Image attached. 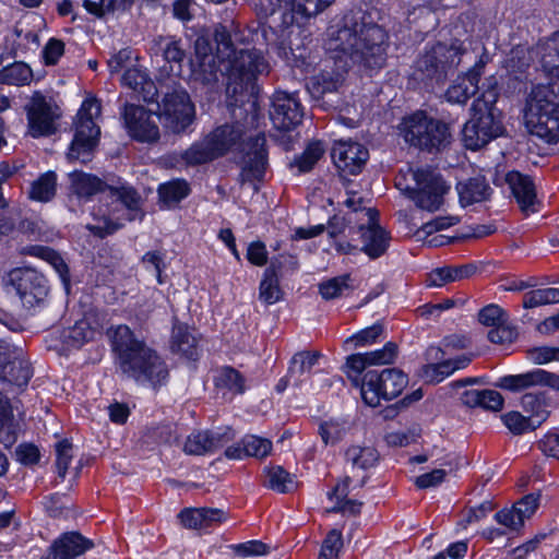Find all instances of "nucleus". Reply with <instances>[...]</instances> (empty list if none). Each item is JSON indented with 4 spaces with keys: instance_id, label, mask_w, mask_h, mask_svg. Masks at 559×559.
<instances>
[{
    "instance_id": "nucleus-1",
    "label": "nucleus",
    "mask_w": 559,
    "mask_h": 559,
    "mask_svg": "<svg viewBox=\"0 0 559 559\" xmlns=\"http://www.w3.org/2000/svg\"><path fill=\"white\" fill-rule=\"evenodd\" d=\"M216 53H212L210 40L199 36L194 41L195 58L191 61V78L203 85L227 80V92L237 94L258 74L267 72L269 63L255 48H236L225 26L215 28Z\"/></svg>"
},
{
    "instance_id": "nucleus-2",
    "label": "nucleus",
    "mask_w": 559,
    "mask_h": 559,
    "mask_svg": "<svg viewBox=\"0 0 559 559\" xmlns=\"http://www.w3.org/2000/svg\"><path fill=\"white\" fill-rule=\"evenodd\" d=\"M333 0H269L267 23L257 32L267 46L274 47L281 58L292 66L305 58L309 37L302 21L319 14Z\"/></svg>"
},
{
    "instance_id": "nucleus-3",
    "label": "nucleus",
    "mask_w": 559,
    "mask_h": 559,
    "mask_svg": "<svg viewBox=\"0 0 559 559\" xmlns=\"http://www.w3.org/2000/svg\"><path fill=\"white\" fill-rule=\"evenodd\" d=\"M540 67L548 85H533L525 105V123L530 132L547 143L559 141V32L552 34L538 49Z\"/></svg>"
},
{
    "instance_id": "nucleus-4",
    "label": "nucleus",
    "mask_w": 559,
    "mask_h": 559,
    "mask_svg": "<svg viewBox=\"0 0 559 559\" xmlns=\"http://www.w3.org/2000/svg\"><path fill=\"white\" fill-rule=\"evenodd\" d=\"M112 348L118 355L121 372L139 384L157 388L168 378V369L155 350L135 338L129 326L120 324L108 331Z\"/></svg>"
},
{
    "instance_id": "nucleus-5",
    "label": "nucleus",
    "mask_w": 559,
    "mask_h": 559,
    "mask_svg": "<svg viewBox=\"0 0 559 559\" xmlns=\"http://www.w3.org/2000/svg\"><path fill=\"white\" fill-rule=\"evenodd\" d=\"M386 33L380 26L355 23L353 27L345 25L337 31L330 49L347 55L353 63L379 69L386 60Z\"/></svg>"
},
{
    "instance_id": "nucleus-6",
    "label": "nucleus",
    "mask_w": 559,
    "mask_h": 559,
    "mask_svg": "<svg viewBox=\"0 0 559 559\" xmlns=\"http://www.w3.org/2000/svg\"><path fill=\"white\" fill-rule=\"evenodd\" d=\"M242 134V127L238 123L219 126L185 152L173 155V165L181 168L212 162L229 152Z\"/></svg>"
},
{
    "instance_id": "nucleus-7",
    "label": "nucleus",
    "mask_w": 559,
    "mask_h": 559,
    "mask_svg": "<svg viewBox=\"0 0 559 559\" xmlns=\"http://www.w3.org/2000/svg\"><path fill=\"white\" fill-rule=\"evenodd\" d=\"M400 133L406 143L428 152L440 150L450 138L449 128L444 122L421 110L402 120Z\"/></svg>"
},
{
    "instance_id": "nucleus-8",
    "label": "nucleus",
    "mask_w": 559,
    "mask_h": 559,
    "mask_svg": "<svg viewBox=\"0 0 559 559\" xmlns=\"http://www.w3.org/2000/svg\"><path fill=\"white\" fill-rule=\"evenodd\" d=\"M100 116V103L92 97L83 102L76 115L75 134L67 154L68 159L87 163L92 159L100 134L95 119Z\"/></svg>"
},
{
    "instance_id": "nucleus-9",
    "label": "nucleus",
    "mask_w": 559,
    "mask_h": 559,
    "mask_svg": "<svg viewBox=\"0 0 559 559\" xmlns=\"http://www.w3.org/2000/svg\"><path fill=\"white\" fill-rule=\"evenodd\" d=\"M109 193L124 205L127 214L123 218L116 216L115 212H105L102 209L94 214L95 224H88L87 228L99 237H105L115 233L123 226L124 221L142 219L144 214L141 212V197L136 190L128 185L119 187H108Z\"/></svg>"
},
{
    "instance_id": "nucleus-10",
    "label": "nucleus",
    "mask_w": 559,
    "mask_h": 559,
    "mask_svg": "<svg viewBox=\"0 0 559 559\" xmlns=\"http://www.w3.org/2000/svg\"><path fill=\"white\" fill-rule=\"evenodd\" d=\"M493 105L495 95L492 93L486 95V100L473 103L472 118L464 124L462 132L467 148L478 150L500 135L502 128L492 115Z\"/></svg>"
},
{
    "instance_id": "nucleus-11",
    "label": "nucleus",
    "mask_w": 559,
    "mask_h": 559,
    "mask_svg": "<svg viewBox=\"0 0 559 559\" xmlns=\"http://www.w3.org/2000/svg\"><path fill=\"white\" fill-rule=\"evenodd\" d=\"M411 176L415 187L404 188L401 180L396 181V187L407 191L409 198L419 209L429 212L438 211L443 204L444 194L450 189L440 174L431 168H418L411 170Z\"/></svg>"
},
{
    "instance_id": "nucleus-12",
    "label": "nucleus",
    "mask_w": 559,
    "mask_h": 559,
    "mask_svg": "<svg viewBox=\"0 0 559 559\" xmlns=\"http://www.w3.org/2000/svg\"><path fill=\"white\" fill-rule=\"evenodd\" d=\"M464 49L459 41L447 46L438 43L419 56L415 62L413 78L416 81L442 80L447 71L459 66Z\"/></svg>"
},
{
    "instance_id": "nucleus-13",
    "label": "nucleus",
    "mask_w": 559,
    "mask_h": 559,
    "mask_svg": "<svg viewBox=\"0 0 559 559\" xmlns=\"http://www.w3.org/2000/svg\"><path fill=\"white\" fill-rule=\"evenodd\" d=\"M407 383V376L395 368L384 369L381 372L368 371L364 376L360 394L367 405L376 407L381 400L399 396Z\"/></svg>"
},
{
    "instance_id": "nucleus-14",
    "label": "nucleus",
    "mask_w": 559,
    "mask_h": 559,
    "mask_svg": "<svg viewBox=\"0 0 559 559\" xmlns=\"http://www.w3.org/2000/svg\"><path fill=\"white\" fill-rule=\"evenodd\" d=\"M7 287L15 293L27 310L40 307L49 293L47 278L32 267H16L10 271Z\"/></svg>"
},
{
    "instance_id": "nucleus-15",
    "label": "nucleus",
    "mask_w": 559,
    "mask_h": 559,
    "mask_svg": "<svg viewBox=\"0 0 559 559\" xmlns=\"http://www.w3.org/2000/svg\"><path fill=\"white\" fill-rule=\"evenodd\" d=\"M27 134L32 138L49 136L57 131V120L61 117L59 106L51 97L35 92L25 105Z\"/></svg>"
},
{
    "instance_id": "nucleus-16",
    "label": "nucleus",
    "mask_w": 559,
    "mask_h": 559,
    "mask_svg": "<svg viewBox=\"0 0 559 559\" xmlns=\"http://www.w3.org/2000/svg\"><path fill=\"white\" fill-rule=\"evenodd\" d=\"M159 120L171 132L186 130L194 119V106L185 91H174L165 95L159 105Z\"/></svg>"
},
{
    "instance_id": "nucleus-17",
    "label": "nucleus",
    "mask_w": 559,
    "mask_h": 559,
    "mask_svg": "<svg viewBox=\"0 0 559 559\" xmlns=\"http://www.w3.org/2000/svg\"><path fill=\"white\" fill-rule=\"evenodd\" d=\"M124 126L128 133L140 142H155L159 138L158 127L152 115L143 107L126 105L123 110Z\"/></svg>"
},
{
    "instance_id": "nucleus-18",
    "label": "nucleus",
    "mask_w": 559,
    "mask_h": 559,
    "mask_svg": "<svg viewBox=\"0 0 559 559\" xmlns=\"http://www.w3.org/2000/svg\"><path fill=\"white\" fill-rule=\"evenodd\" d=\"M304 117L299 99L295 94L276 92L273 97L271 119L275 128L290 130L298 126Z\"/></svg>"
},
{
    "instance_id": "nucleus-19",
    "label": "nucleus",
    "mask_w": 559,
    "mask_h": 559,
    "mask_svg": "<svg viewBox=\"0 0 559 559\" xmlns=\"http://www.w3.org/2000/svg\"><path fill=\"white\" fill-rule=\"evenodd\" d=\"M332 158L335 166L343 173L357 175L361 171L369 158L368 150L360 143L353 141H337L332 148Z\"/></svg>"
},
{
    "instance_id": "nucleus-20",
    "label": "nucleus",
    "mask_w": 559,
    "mask_h": 559,
    "mask_svg": "<svg viewBox=\"0 0 559 559\" xmlns=\"http://www.w3.org/2000/svg\"><path fill=\"white\" fill-rule=\"evenodd\" d=\"M496 386L513 392L534 386H548L559 391V374L544 369H534L520 374L501 377L497 381Z\"/></svg>"
},
{
    "instance_id": "nucleus-21",
    "label": "nucleus",
    "mask_w": 559,
    "mask_h": 559,
    "mask_svg": "<svg viewBox=\"0 0 559 559\" xmlns=\"http://www.w3.org/2000/svg\"><path fill=\"white\" fill-rule=\"evenodd\" d=\"M366 215L368 216L367 225H361L358 228L362 242L361 251L370 259H377L386 251L390 236L377 223L378 212L376 210L368 209Z\"/></svg>"
},
{
    "instance_id": "nucleus-22",
    "label": "nucleus",
    "mask_w": 559,
    "mask_h": 559,
    "mask_svg": "<svg viewBox=\"0 0 559 559\" xmlns=\"http://www.w3.org/2000/svg\"><path fill=\"white\" fill-rule=\"evenodd\" d=\"M538 496L527 495L515 502L512 508H506L495 514L496 521L509 531H519L526 520L536 512Z\"/></svg>"
},
{
    "instance_id": "nucleus-23",
    "label": "nucleus",
    "mask_w": 559,
    "mask_h": 559,
    "mask_svg": "<svg viewBox=\"0 0 559 559\" xmlns=\"http://www.w3.org/2000/svg\"><path fill=\"white\" fill-rule=\"evenodd\" d=\"M231 439L230 431H193L187 437L183 451L190 455H204L223 448Z\"/></svg>"
},
{
    "instance_id": "nucleus-24",
    "label": "nucleus",
    "mask_w": 559,
    "mask_h": 559,
    "mask_svg": "<svg viewBox=\"0 0 559 559\" xmlns=\"http://www.w3.org/2000/svg\"><path fill=\"white\" fill-rule=\"evenodd\" d=\"M94 547L91 539L76 532L66 533L50 546L41 559H74Z\"/></svg>"
},
{
    "instance_id": "nucleus-25",
    "label": "nucleus",
    "mask_w": 559,
    "mask_h": 559,
    "mask_svg": "<svg viewBox=\"0 0 559 559\" xmlns=\"http://www.w3.org/2000/svg\"><path fill=\"white\" fill-rule=\"evenodd\" d=\"M250 151L243 159L240 174L241 183L259 181L263 178L266 167V151L264 136L258 135L250 143Z\"/></svg>"
},
{
    "instance_id": "nucleus-26",
    "label": "nucleus",
    "mask_w": 559,
    "mask_h": 559,
    "mask_svg": "<svg viewBox=\"0 0 559 559\" xmlns=\"http://www.w3.org/2000/svg\"><path fill=\"white\" fill-rule=\"evenodd\" d=\"M483 66L476 64L467 73L457 76L445 92V97L452 104H465L479 90V79Z\"/></svg>"
},
{
    "instance_id": "nucleus-27",
    "label": "nucleus",
    "mask_w": 559,
    "mask_h": 559,
    "mask_svg": "<svg viewBox=\"0 0 559 559\" xmlns=\"http://www.w3.org/2000/svg\"><path fill=\"white\" fill-rule=\"evenodd\" d=\"M504 181L509 186L511 193L515 198L522 211L533 210L536 202V187L532 178L519 171H509L504 176Z\"/></svg>"
},
{
    "instance_id": "nucleus-28",
    "label": "nucleus",
    "mask_w": 559,
    "mask_h": 559,
    "mask_svg": "<svg viewBox=\"0 0 559 559\" xmlns=\"http://www.w3.org/2000/svg\"><path fill=\"white\" fill-rule=\"evenodd\" d=\"M471 361V356L461 355L453 359H447L436 364H427L421 367L419 377L427 383H439L456 370L466 368Z\"/></svg>"
},
{
    "instance_id": "nucleus-29",
    "label": "nucleus",
    "mask_w": 559,
    "mask_h": 559,
    "mask_svg": "<svg viewBox=\"0 0 559 559\" xmlns=\"http://www.w3.org/2000/svg\"><path fill=\"white\" fill-rule=\"evenodd\" d=\"M182 525L187 528H206L226 520V513L222 509L191 508L179 513Z\"/></svg>"
},
{
    "instance_id": "nucleus-30",
    "label": "nucleus",
    "mask_w": 559,
    "mask_h": 559,
    "mask_svg": "<svg viewBox=\"0 0 559 559\" xmlns=\"http://www.w3.org/2000/svg\"><path fill=\"white\" fill-rule=\"evenodd\" d=\"M321 353L313 350H301L296 353L289 362V378L292 385L301 388L309 379L311 370L318 365Z\"/></svg>"
},
{
    "instance_id": "nucleus-31",
    "label": "nucleus",
    "mask_w": 559,
    "mask_h": 559,
    "mask_svg": "<svg viewBox=\"0 0 559 559\" xmlns=\"http://www.w3.org/2000/svg\"><path fill=\"white\" fill-rule=\"evenodd\" d=\"M23 350L14 347L13 358L1 369L0 379L17 386L26 385L32 378V369L27 361L22 359Z\"/></svg>"
},
{
    "instance_id": "nucleus-32",
    "label": "nucleus",
    "mask_w": 559,
    "mask_h": 559,
    "mask_svg": "<svg viewBox=\"0 0 559 559\" xmlns=\"http://www.w3.org/2000/svg\"><path fill=\"white\" fill-rule=\"evenodd\" d=\"M121 82L124 86L131 88L139 98L144 102H152L156 95V87L147 75L136 68H129L124 71Z\"/></svg>"
},
{
    "instance_id": "nucleus-33",
    "label": "nucleus",
    "mask_w": 559,
    "mask_h": 559,
    "mask_svg": "<svg viewBox=\"0 0 559 559\" xmlns=\"http://www.w3.org/2000/svg\"><path fill=\"white\" fill-rule=\"evenodd\" d=\"M102 334V329L97 322H92L90 318L79 320L64 333V343L70 347L79 348L85 343L95 340Z\"/></svg>"
},
{
    "instance_id": "nucleus-34",
    "label": "nucleus",
    "mask_w": 559,
    "mask_h": 559,
    "mask_svg": "<svg viewBox=\"0 0 559 559\" xmlns=\"http://www.w3.org/2000/svg\"><path fill=\"white\" fill-rule=\"evenodd\" d=\"M462 402L469 407L479 406L493 412L503 407V397L495 390H467L462 395Z\"/></svg>"
},
{
    "instance_id": "nucleus-35",
    "label": "nucleus",
    "mask_w": 559,
    "mask_h": 559,
    "mask_svg": "<svg viewBox=\"0 0 559 559\" xmlns=\"http://www.w3.org/2000/svg\"><path fill=\"white\" fill-rule=\"evenodd\" d=\"M456 189L463 206L487 200L491 191L484 177L471 178L464 183H459Z\"/></svg>"
},
{
    "instance_id": "nucleus-36",
    "label": "nucleus",
    "mask_w": 559,
    "mask_h": 559,
    "mask_svg": "<svg viewBox=\"0 0 559 559\" xmlns=\"http://www.w3.org/2000/svg\"><path fill=\"white\" fill-rule=\"evenodd\" d=\"M70 181L71 190L79 199H90L107 188L98 177L83 171L71 173Z\"/></svg>"
},
{
    "instance_id": "nucleus-37",
    "label": "nucleus",
    "mask_w": 559,
    "mask_h": 559,
    "mask_svg": "<svg viewBox=\"0 0 559 559\" xmlns=\"http://www.w3.org/2000/svg\"><path fill=\"white\" fill-rule=\"evenodd\" d=\"M476 271L473 264H465L459 266H443L433 270L428 275V285L441 287L447 283L461 281L471 277Z\"/></svg>"
},
{
    "instance_id": "nucleus-38",
    "label": "nucleus",
    "mask_w": 559,
    "mask_h": 559,
    "mask_svg": "<svg viewBox=\"0 0 559 559\" xmlns=\"http://www.w3.org/2000/svg\"><path fill=\"white\" fill-rule=\"evenodd\" d=\"M521 406L530 414L528 417L533 419L537 427H539L550 414L548 411L549 399L545 392L525 393L521 397Z\"/></svg>"
},
{
    "instance_id": "nucleus-39",
    "label": "nucleus",
    "mask_w": 559,
    "mask_h": 559,
    "mask_svg": "<svg viewBox=\"0 0 559 559\" xmlns=\"http://www.w3.org/2000/svg\"><path fill=\"white\" fill-rule=\"evenodd\" d=\"M171 349L188 359L195 360L198 357V344L195 337L182 324H175L171 335Z\"/></svg>"
},
{
    "instance_id": "nucleus-40",
    "label": "nucleus",
    "mask_w": 559,
    "mask_h": 559,
    "mask_svg": "<svg viewBox=\"0 0 559 559\" xmlns=\"http://www.w3.org/2000/svg\"><path fill=\"white\" fill-rule=\"evenodd\" d=\"M28 253L31 255L40 258L45 261H47L57 272L59 275L61 282L63 283L66 289H69L70 287V274H69V267L66 264L62 257L55 251L53 249L49 247L44 246H33L28 249Z\"/></svg>"
},
{
    "instance_id": "nucleus-41",
    "label": "nucleus",
    "mask_w": 559,
    "mask_h": 559,
    "mask_svg": "<svg viewBox=\"0 0 559 559\" xmlns=\"http://www.w3.org/2000/svg\"><path fill=\"white\" fill-rule=\"evenodd\" d=\"M259 298L266 305H273L282 298V289L280 287L278 274L275 271V263L271 264L264 271L259 287Z\"/></svg>"
},
{
    "instance_id": "nucleus-42",
    "label": "nucleus",
    "mask_w": 559,
    "mask_h": 559,
    "mask_svg": "<svg viewBox=\"0 0 559 559\" xmlns=\"http://www.w3.org/2000/svg\"><path fill=\"white\" fill-rule=\"evenodd\" d=\"M56 188V174L53 171H47L32 183L28 194L32 200L48 202L55 197Z\"/></svg>"
},
{
    "instance_id": "nucleus-43",
    "label": "nucleus",
    "mask_w": 559,
    "mask_h": 559,
    "mask_svg": "<svg viewBox=\"0 0 559 559\" xmlns=\"http://www.w3.org/2000/svg\"><path fill=\"white\" fill-rule=\"evenodd\" d=\"M265 484L272 490L281 493L288 492L296 487L295 476L285 471L282 466H272L264 469Z\"/></svg>"
},
{
    "instance_id": "nucleus-44",
    "label": "nucleus",
    "mask_w": 559,
    "mask_h": 559,
    "mask_svg": "<svg viewBox=\"0 0 559 559\" xmlns=\"http://www.w3.org/2000/svg\"><path fill=\"white\" fill-rule=\"evenodd\" d=\"M345 457L353 467L367 469L376 465L379 454L373 447L352 445L346 450Z\"/></svg>"
},
{
    "instance_id": "nucleus-45",
    "label": "nucleus",
    "mask_w": 559,
    "mask_h": 559,
    "mask_svg": "<svg viewBox=\"0 0 559 559\" xmlns=\"http://www.w3.org/2000/svg\"><path fill=\"white\" fill-rule=\"evenodd\" d=\"M215 385L231 394H242L246 390L243 377L231 367H224L218 371Z\"/></svg>"
},
{
    "instance_id": "nucleus-46",
    "label": "nucleus",
    "mask_w": 559,
    "mask_h": 559,
    "mask_svg": "<svg viewBox=\"0 0 559 559\" xmlns=\"http://www.w3.org/2000/svg\"><path fill=\"white\" fill-rule=\"evenodd\" d=\"M342 83L343 78L340 73L322 72L310 80L308 88L313 96L320 97L325 93L337 91Z\"/></svg>"
},
{
    "instance_id": "nucleus-47",
    "label": "nucleus",
    "mask_w": 559,
    "mask_h": 559,
    "mask_svg": "<svg viewBox=\"0 0 559 559\" xmlns=\"http://www.w3.org/2000/svg\"><path fill=\"white\" fill-rule=\"evenodd\" d=\"M324 147L321 142L310 143L304 153L290 163L292 168H297L298 174L310 171L316 163L322 157Z\"/></svg>"
},
{
    "instance_id": "nucleus-48",
    "label": "nucleus",
    "mask_w": 559,
    "mask_h": 559,
    "mask_svg": "<svg viewBox=\"0 0 559 559\" xmlns=\"http://www.w3.org/2000/svg\"><path fill=\"white\" fill-rule=\"evenodd\" d=\"M559 302V288L548 287L527 292L523 297V307L532 309Z\"/></svg>"
},
{
    "instance_id": "nucleus-49",
    "label": "nucleus",
    "mask_w": 559,
    "mask_h": 559,
    "mask_svg": "<svg viewBox=\"0 0 559 559\" xmlns=\"http://www.w3.org/2000/svg\"><path fill=\"white\" fill-rule=\"evenodd\" d=\"M190 192L189 185L183 179H176L158 187V195L164 203H177L185 199Z\"/></svg>"
},
{
    "instance_id": "nucleus-50",
    "label": "nucleus",
    "mask_w": 559,
    "mask_h": 559,
    "mask_svg": "<svg viewBox=\"0 0 559 559\" xmlns=\"http://www.w3.org/2000/svg\"><path fill=\"white\" fill-rule=\"evenodd\" d=\"M348 428V423L345 420L330 419L319 426V435L324 444L333 445L345 437Z\"/></svg>"
},
{
    "instance_id": "nucleus-51",
    "label": "nucleus",
    "mask_w": 559,
    "mask_h": 559,
    "mask_svg": "<svg viewBox=\"0 0 559 559\" xmlns=\"http://www.w3.org/2000/svg\"><path fill=\"white\" fill-rule=\"evenodd\" d=\"M383 333V325L376 323L362 329L358 333L347 337L344 342L346 349L352 347H365L374 344Z\"/></svg>"
},
{
    "instance_id": "nucleus-52",
    "label": "nucleus",
    "mask_w": 559,
    "mask_h": 559,
    "mask_svg": "<svg viewBox=\"0 0 559 559\" xmlns=\"http://www.w3.org/2000/svg\"><path fill=\"white\" fill-rule=\"evenodd\" d=\"M4 83L11 85H25L28 84L33 78L32 69L24 62H14L2 72Z\"/></svg>"
},
{
    "instance_id": "nucleus-53",
    "label": "nucleus",
    "mask_w": 559,
    "mask_h": 559,
    "mask_svg": "<svg viewBox=\"0 0 559 559\" xmlns=\"http://www.w3.org/2000/svg\"><path fill=\"white\" fill-rule=\"evenodd\" d=\"M349 282L348 274L323 281L319 284V293L325 300L338 298L345 289L349 288Z\"/></svg>"
},
{
    "instance_id": "nucleus-54",
    "label": "nucleus",
    "mask_w": 559,
    "mask_h": 559,
    "mask_svg": "<svg viewBox=\"0 0 559 559\" xmlns=\"http://www.w3.org/2000/svg\"><path fill=\"white\" fill-rule=\"evenodd\" d=\"M501 419L506 427L514 435H523L537 428L532 418L515 411L502 415Z\"/></svg>"
},
{
    "instance_id": "nucleus-55",
    "label": "nucleus",
    "mask_w": 559,
    "mask_h": 559,
    "mask_svg": "<svg viewBox=\"0 0 559 559\" xmlns=\"http://www.w3.org/2000/svg\"><path fill=\"white\" fill-rule=\"evenodd\" d=\"M343 548V536L341 531L332 530L325 536L318 559H338Z\"/></svg>"
},
{
    "instance_id": "nucleus-56",
    "label": "nucleus",
    "mask_w": 559,
    "mask_h": 559,
    "mask_svg": "<svg viewBox=\"0 0 559 559\" xmlns=\"http://www.w3.org/2000/svg\"><path fill=\"white\" fill-rule=\"evenodd\" d=\"M242 443L247 456L262 459L269 455L272 450V442L269 439L253 435L245 437Z\"/></svg>"
},
{
    "instance_id": "nucleus-57",
    "label": "nucleus",
    "mask_w": 559,
    "mask_h": 559,
    "mask_svg": "<svg viewBox=\"0 0 559 559\" xmlns=\"http://www.w3.org/2000/svg\"><path fill=\"white\" fill-rule=\"evenodd\" d=\"M229 549L239 558L266 556L271 547L261 540H249L241 544L230 545Z\"/></svg>"
},
{
    "instance_id": "nucleus-58",
    "label": "nucleus",
    "mask_w": 559,
    "mask_h": 559,
    "mask_svg": "<svg viewBox=\"0 0 559 559\" xmlns=\"http://www.w3.org/2000/svg\"><path fill=\"white\" fill-rule=\"evenodd\" d=\"M527 55L528 53L524 48L518 47L511 51V55L507 60V70L516 80L521 79V75L530 66V58Z\"/></svg>"
},
{
    "instance_id": "nucleus-59",
    "label": "nucleus",
    "mask_w": 559,
    "mask_h": 559,
    "mask_svg": "<svg viewBox=\"0 0 559 559\" xmlns=\"http://www.w3.org/2000/svg\"><path fill=\"white\" fill-rule=\"evenodd\" d=\"M460 222L457 216H439L433 218L432 221L424 224L417 231L416 237L419 240H424L427 236L431 234L447 229L451 226L456 225Z\"/></svg>"
},
{
    "instance_id": "nucleus-60",
    "label": "nucleus",
    "mask_w": 559,
    "mask_h": 559,
    "mask_svg": "<svg viewBox=\"0 0 559 559\" xmlns=\"http://www.w3.org/2000/svg\"><path fill=\"white\" fill-rule=\"evenodd\" d=\"M56 466L60 478H64L72 460V444L68 440H62L56 445Z\"/></svg>"
},
{
    "instance_id": "nucleus-61",
    "label": "nucleus",
    "mask_w": 559,
    "mask_h": 559,
    "mask_svg": "<svg viewBox=\"0 0 559 559\" xmlns=\"http://www.w3.org/2000/svg\"><path fill=\"white\" fill-rule=\"evenodd\" d=\"M370 366H380L393 362L396 356V345L386 343L383 348L365 353Z\"/></svg>"
},
{
    "instance_id": "nucleus-62",
    "label": "nucleus",
    "mask_w": 559,
    "mask_h": 559,
    "mask_svg": "<svg viewBox=\"0 0 559 559\" xmlns=\"http://www.w3.org/2000/svg\"><path fill=\"white\" fill-rule=\"evenodd\" d=\"M527 357L536 365H545L554 360H559V347L538 346L527 350Z\"/></svg>"
},
{
    "instance_id": "nucleus-63",
    "label": "nucleus",
    "mask_w": 559,
    "mask_h": 559,
    "mask_svg": "<svg viewBox=\"0 0 559 559\" xmlns=\"http://www.w3.org/2000/svg\"><path fill=\"white\" fill-rule=\"evenodd\" d=\"M13 35L17 47L23 50H35L39 46V36L36 32L24 29L23 27L15 25L13 28Z\"/></svg>"
},
{
    "instance_id": "nucleus-64",
    "label": "nucleus",
    "mask_w": 559,
    "mask_h": 559,
    "mask_svg": "<svg viewBox=\"0 0 559 559\" xmlns=\"http://www.w3.org/2000/svg\"><path fill=\"white\" fill-rule=\"evenodd\" d=\"M447 477L443 468H436L415 478L414 484L419 489L433 488L441 485Z\"/></svg>"
}]
</instances>
